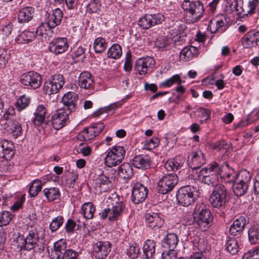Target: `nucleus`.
Returning a JSON list of instances; mask_svg holds the SVG:
<instances>
[{
    "instance_id": "1",
    "label": "nucleus",
    "mask_w": 259,
    "mask_h": 259,
    "mask_svg": "<svg viewBox=\"0 0 259 259\" xmlns=\"http://www.w3.org/2000/svg\"><path fill=\"white\" fill-rule=\"evenodd\" d=\"M233 172V169L227 163H224L219 167L218 163L214 162L201 169L198 174V179L204 184L215 187L217 184L219 176L223 179L229 177Z\"/></svg>"
},
{
    "instance_id": "2",
    "label": "nucleus",
    "mask_w": 259,
    "mask_h": 259,
    "mask_svg": "<svg viewBox=\"0 0 259 259\" xmlns=\"http://www.w3.org/2000/svg\"><path fill=\"white\" fill-rule=\"evenodd\" d=\"M251 176L249 172L243 170L236 174L233 169V172L229 177H226L225 181L226 183H233V191L237 196H242L248 189V183L250 181Z\"/></svg>"
},
{
    "instance_id": "3",
    "label": "nucleus",
    "mask_w": 259,
    "mask_h": 259,
    "mask_svg": "<svg viewBox=\"0 0 259 259\" xmlns=\"http://www.w3.org/2000/svg\"><path fill=\"white\" fill-rule=\"evenodd\" d=\"M182 8L186 12V20L189 23L197 22L204 13L203 5L198 0H185Z\"/></svg>"
},
{
    "instance_id": "4",
    "label": "nucleus",
    "mask_w": 259,
    "mask_h": 259,
    "mask_svg": "<svg viewBox=\"0 0 259 259\" xmlns=\"http://www.w3.org/2000/svg\"><path fill=\"white\" fill-rule=\"evenodd\" d=\"M227 191L221 184L217 185L210 194L209 201L212 207L224 210L226 207Z\"/></svg>"
},
{
    "instance_id": "5",
    "label": "nucleus",
    "mask_w": 259,
    "mask_h": 259,
    "mask_svg": "<svg viewBox=\"0 0 259 259\" xmlns=\"http://www.w3.org/2000/svg\"><path fill=\"white\" fill-rule=\"evenodd\" d=\"M64 77L60 74L52 75L48 80L44 83L43 92L45 94L49 96L54 95L57 99V94L64 84Z\"/></svg>"
},
{
    "instance_id": "6",
    "label": "nucleus",
    "mask_w": 259,
    "mask_h": 259,
    "mask_svg": "<svg viewBox=\"0 0 259 259\" xmlns=\"http://www.w3.org/2000/svg\"><path fill=\"white\" fill-rule=\"evenodd\" d=\"M111 203V206L104 209L101 213V218L105 219L107 217L111 222L117 221L121 219L125 209V205L122 201H114Z\"/></svg>"
},
{
    "instance_id": "7",
    "label": "nucleus",
    "mask_w": 259,
    "mask_h": 259,
    "mask_svg": "<svg viewBox=\"0 0 259 259\" xmlns=\"http://www.w3.org/2000/svg\"><path fill=\"white\" fill-rule=\"evenodd\" d=\"M196 188L191 186L181 187L177 192V199L179 203L184 206H188L196 199Z\"/></svg>"
},
{
    "instance_id": "8",
    "label": "nucleus",
    "mask_w": 259,
    "mask_h": 259,
    "mask_svg": "<svg viewBox=\"0 0 259 259\" xmlns=\"http://www.w3.org/2000/svg\"><path fill=\"white\" fill-rule=\"evenodd\" d=\"M66 243L62 240L56 242L54 244V250L52 251L53 258L76 259L77 253L71 249H66Z\"/></svg>"
},
{
    "instance_id": "9",
    "label": "nucleus",
    "mask_w": 259,
    "mask_h": 259,
    "mask_svg": "<svg viewBox=\"0 0 259 259\" xmlns=\"http://www.w3.org/2000/svg\"><path fill=\"white\" fill-rule=\"evenodd\" d=\"M16 242L21 250L24 249L29 251L38 247L39 238L37 231L35 230H32L29 232L25 238L23 236H19Z\"/></svg>"
},
{
    "instance_id": "10",
    "label": "nucleus",
    "mask_w": 259,
    "mask_h": 259,
    "mask_svg": "<svg viewBox=\"0 0 259 259\" xmlns=\"http://www.w3.org/2000/svg\"><path fill=\"white\" fill-rule=\"evenodd\" d=\"M125 154L124 148L120 146H115L108 152L105 159V162L108 167H112L120 164Z\"/></svg>"
},
{
    "instance_id": "11",
    "label": "nucleus",
    "mask_w": 259,
    "mask_h": 259,
    "mask_svg": "<svg viewBox=\"0 0 259 259\" xmlns=\"http://www.w3.org/2000/svg\"><path fill=\"white\" fill-rule=\"evenodd\" d=\"M178 182V177L175 174L163 176L157 183L158 193L165 194L171 192Z\"/></svg>"
},
{
    "instance_id": "12",
    "label": "nucleus",
    "mask_w": 259,
    "mask_h": 259,
    "mask_svg": "<svg viewBox=\"0 0 259 259\" xmlns=\"http://www.w3.org/2000/svg\"><path fill=\"white\" fill-rule=\"evenodd\" d=\"M194 219L199 225H208L212 221L213 218L210 211L201 204L196 205L193 212Z\"/></svg>"
},
{
    "instance_id": "13",
    "label": "nucleus",
    "mask_w": 259,
    "mask_h": 259,
    "mask_svg": "<svg viewBox=\"0 0 259 259\" xmlns=\"http://www.w3.org/2000/svg\"><path fill=\"white\" fill-rule=\"evenodd\" d=\"M20 82L23 85L30 86L33 89H37L41 83V77L40 74L34 71H28L24 73L20 77Z\"/></svg>"
},
{
    "instance_id": "14",
    "label": "nucleus",
    "mask_w": 259,
    "mask_h": 259,
    "mask_svg": "<svg viewBox=\"0 0 259 259\" xmlns=\"http://www.w3.org/2000/svg\"><path fill=\"white\" fill-rule=\"evenodd\" d=\"M51 124L56 130H60L69 122L68 113L65 109H58L51 117Z\"/></svg>"
},
{
    "instance_id": "15",
    "label": "nucleus",
    "mask_w": 259,
    "mask_h": 259,
    "mask_svg": "<svg viewBox=\"0 0 259 259\" xmlns=\"http://www.w3.org/2000/svg\"><path fill=\"white\" fill-rule=\"evenodd\" d=\"M148 194V189L143 184L136 183L133 188L132 200L135 204L143 202Z\"/></svg>"
},
{
    "instance_id": "16",
    "label": "nucleus",
    "mask_w": 259,
    "mask_h": 259,
    "mask_svg": "<svg viewBox=\"0 0 259 259\" xmlns=\"http://www.w3.org/2000/svg\"><path fill=\"white\" fill-rule=\"evenodd\" d=\"M69 47L67 40L65 37H58L52 40L49 45V50L56 55L63 53Z\"/></svg>"
},
{
    "instance_id": "17",
    "label": "nucleus",
    "mask_w": 259,
    "mask_h": 259,
    "mask_svg": "<svg viewBox=\"0 0 259 259\" xmlns=\"http://www.w3.org/2000/svg\"><path fill=\"white\" fill-rule=\"evenodd\" d=\"M111 250L108 241H98L94 246V255L97 259H105Z\"/></svg>"
},
{
    "instance_id": "18",
    "label": "nucleus",
    "mask_w": 259,
    "mask_h": 259,
    "mask_svg": "<svg viewBox=\"0 0 259 259\" xmlns=\"http://www.w3.org/2000/svg\"><path fill=\"white\" fill-rule=\"evenodd\" d=\"M154 64L155 60L153 58H141L136 61L135 68L140 75H145L147 73L148 68L153 67Z\"/></svg>"
},
{
    "instance_id": "19",
    "label": "nucleus",
    "mask_w": 259,
    "mask_h": 259,
    "mask_svg": "<svg viewBox=\"0 0 259 259\" xmlns=\"http://www.w3.org/2000/svg\"><path fill=\"white\" fill-rule=\"evenodd\" d=\"M259 0H243L241 5L239 6V10H237L240 14V18L251 15L255 12Z\"/></svg>"
},
{
    "instance_id": "20",
    "label": "nucleus",
    "mask_w": 259,
    "mask_h": 259,
    "mask_svg": "<svg viewBox=\"0 0 259 259\" xmlns=\"http://www.w3.org/2000/svg\"><path fill=\"white\" fill-rule=\"evenodd\" d=\"M63 16V13L60 9H56L46 15L45 21L50 28H54L59 25Z\"/></svg>"
},
{
    "instance_id": "21",
    "label": "nucleus",
    "mask_w": 259,
    "mask_h": 259,
    "mask_svg": "<svg viewBox=\"0 0 259 259\" xmlns=\"http://www.w3.org/2000/svg\"><path fill=\"white\" fill-rule=\"evenodd\" d=\"M78 98L77 95L73 92H68L65 94L62 97V103L65 110L69 111L70 112L74 111L77 108V103Z\"/></svg>"
},
{
    "instance_id": "22",
    "label": "nucleus",
    "mask_w": 259,
    "mask_h": 259,
    "mask_svg": "<svg viewBox=\"0 0 259 259\" xmlns=\"http://www.w3.org/2000/svg\"><path fill=\"white\" fill-rule=\"evenodd\" d=\"M242 45L244 48L255 47L259 41V31L251 30L246 33L241 39Z\"/></svg>"
},
{
    "instance_id": "23",
    "label": "nucleus",
    "mask_w": 259,
    "mask_h": 259,
    "mask_svg": "<svg viewBox=\"0 0 259 259\" xmlns=\"http://www.w3.org/2000/svg\"><path fill=\"white\" fill-rule=\"evenodd\" d=\"M247 221L244 216H240L236 219L231 225L229 232L230 234L234 236L238 237L242 235Z\"/></svg>"
},
{
    "instance_id": "24",
    "label": "nucleus",
    "mask_w": 259,
    "mask_h": 259,
    "mask_svg": "<svg viewBox=\"0 0 259 259\" xmlns=\"http://www.w3.org/2000/svg\"><path fill=\"white\" fill-rule=\"evenodd\" d=\"M14 145L7 140L0 141V158L8 160L14 155Z\"/></svg>"
},
{
    "instance_id": "25",
    "label": "nucleus",
    "mask_w": 259,
    "mask_h": 259,
    "mask_svg": "<svg viewBox=\"0 0 259 259\" xmlns=\"http://www.w3.org/2000/svg\"><path fill=\"white\" fill-rule=\"evenodd\" d=\"M205 161L204 154L201 151L193 152L191 158L188 160L189 167L193 169L200 168Z\"/></svg>"
},
{
    "instance_id": "26",
    "label": "nucleus",
    "mask_w": 259,
    "mask_h": 259,
    "mask_svg": "<svg viewBox=\"0 0 259 259\" xmlns=\"http://www.w3.org/2000/svg\"><path fill=\"white\" fill-rule=\"evenodd\" d=\"M163 215L160 213H146L145 215V221L148 224H151L150 227L159 228L164 224Z\"/></svg>"
},
{
    "instance_id": "27",
    "label": "nucleus",
    "mask_w": 259,
    "mask_h": 259,
    "mask_svg": "<svg viewBox=\"0 0 259 259\" xmlns=\"http://www.w3.org/2000/svg\"><path fill=\"white\" fill-rule=\"evenodd\" d=\"M34 9L31 7H26L22 8L18 14V20L20 23H27L31 21L34 17Z\"/></svg>"
},
{
    "instance_id": "28",
    "label": "nucleus",
    "mask_w": 259,
    "mask_h": 259,
    "mask_svg": "<svg viewBox=\"0 0 259 259\" xmlns=\"http://www.w3.org/2000/svg\"><path fill=\"white\" fill-rule=\"evenodd\" d=\"M178 235L175 233H168L162 240V246L168 250H176L179 243Z\"/></svg>"
},
{
    "instance_id": "29",
    "label": "nucleus",
    "mask_w": 259,
    "mask_h": 259,
    "mask_svg": "<svg viewBox=\"0 0 259 259\" xmlns=\"http://www.w3.org/2000/svg\"><path fill=\"white\" fill-rule=\"evenodd\" d=\"M35 33V36L36 35L45 40L50 39V38L52 37L53 34V31L52 28H50L48 26V24L46 22L41 23L37 28Z\"/></svg>"
},
{
    "instance_id": "30",
    "label": "nucleus",
    "mask_w": 259,
    "mask_h": 259,
    "mask_svg": "<svg viewBox=\"0 0 259 259\" xmlns=\"http://www.w3.org/2000/svg\"><path fill=\"white\" fill-rule=\"evenodd\" d=\"M151 164L150 158L147 155H137L133 160V164L138 168L147 169Z\"/></svg>"
},
{
    "instance_id": "31",
    "label": "nucleus",
    "mask_w": 259,
    "mask_h": 259,
    "mask_svg": "<svg viewBox=\"0 0 259 259\" xmlns=\"http://www.w3.org/2000/svg\"><path fill=\"white\" fill-rule=\"evenodd\" d=\"M78 85L80 88L90 89L94 85V81L91 74L89 72H82L79 77Z\"/></svg>"
},
{
    "instance_id": "32",
    "label": "nucleus",
    "mask_w": 259,
    "mask_h": 259,
    "mask_svg": "<svg viewBox=\"0 0 259 259\" xmlns=\"http://www.w3.org/2000/svg\"><path fill=\"white\" fill-rule=\"evenodd\" d=\"M198 54V50L197 48L193 46L185 47L181 50L180 55L181 60L187 61L194 57H197Z\"/></svg>"
},
{
    "instance_id": "33",
    "label": "nucleus",
    "mask_w": 259,
    "mask_h": 259,
    "mask_svg": "<svg viewBox=\"0 0 259 259\" xmlns=\"http://www.w3.org/2000/svg\"><path fill=\"white\" fill-rule=\"evenodd\" d=\"M156 242L153 240H147L143 246V252L146 259H153L155 252Z\"/></svg>"
},
{
    "instance_id": "34",
    "label": "nucleus",
    "mask_w": 259,
    "mask_h": 259,
    "mask_svg": "<svg viewBox=\"0 0 259 259\" xmlns=\"http://www.w3.org/2000/svg\"><path fill=\"white\" fill-rule=\"evenodd\" d=\"M47 113V110L42 105H39L35 113V117L32 120L35 125H40L45 119Z\"/></svg>"
},
{
    "instance_id": "35",
    "label": "nucleus",
    "mask_w": 259,
    "mask_h": 259,
    "mask_svg": "<svg viewBox=\"0 0 259 259\" xmlns=\"http://www.w3.org/2000/svg\"><path fill=\"white\" fill-rule=\"evenodd\" d=\"M133 174L132 166L128 163H124L118 167V175L123 179H130Z\"/></svg>"
},
{
    "instance_id": "36",
    "label": "nucleus",
    "mask_w": 259,
    "mask_h": 259,
    "mask_svg": "<svg viewBox=\"0 0 259 259\" xmlns=\"http://www.w3.org/2000/svg\"><path fill=\"white\" fill-rule=\"evenodd\" d=\"M183 159H181L180 157H177L174 159L167 161L165 164V167L168 171H176L183 166Z\"/></svg>"
},
{
    "instance_id": "37",
    "label": "nucleus",
    "mask_w": 259,
    "mask_h": 259,
    "mask_svg": "<svg viewBox=\"0 0 259 259\" xmlns=\"http://www.w3.org/2000/svg\"><path fill=\"white\" fill-rule=\"evenodd\" d=\"M35 37V33L29 30H25L20 34L16 40L19 44H26L32 41Z\"/></svg>"
},
{
    "instance_id": "38",
    "label": "nucleus",
    "mask_w": 259,
    "mask_h": 259,
    "mask_svg": "<svg viewBox=\"0 0 259 259\" xmlns=\"http://www.w3.org/2000/svg\"><path fill=\"white\" fill-rule=\"evenodd\" d=\"M42 192L44 195L49 201H53L57 199L60 196L59 190L57 188L51 187L50 188H45Z\"/></svg>"
},
{
    "instance_id": "39",
    "label": "nucleus",
    "mask_w": 259,
    "mask_h": 259,
    "mask_svg": "<svg viewBox=\"0 0 259 259\" xmlns=\"http://www.w3.org/2000/svg\"><path fill=\"white\" fill-rule=\"evenodd\" d=\"M109 178L104 174H101L99 176L97 182L96 183V187H99L100 192L106 191L108 188L107 185L109 183Z\"/></svg>"
},
{
    "instance_id": "40",
    "label": "nucleus",
    "mask_w": 259,
    "mask_h": 259,
    "mask_svg": "<svg viewBox=\"0 0 259 259\" xmlns=\"http://www.w3.org/2000/svg\"><path fill=\"white\" fill-rule=\"evenodd\" d=\"M95 211V207L93 204L91 202H89L84 203L82 206L81 213L85 219H91L93 217Z\"/></svg>"
},
{
    "instance_id": "41",
    "label": "nucleus",
    "mask_w": 259,
    "mask_h": 259,
    "mask_svg": "<svg viewBox=\"0 0 259 259\" xmlns=\"http://www.w3.org/2000/svg\"><path fill=\"white\" fill-rule=\"evenodd\" d=\"M173 42V39L171 37L160 36L155 41V46L163 50H167L168 47Z\"/></svg>"
},
{
    "instance_id": "42",
    "label": "nucleus",
    "mask_w": 259,
    "mask_h": 259,
    "mask_svg": "<svg viewBox=\"0 0 259 259\" xmlns=\"http://www.w3.org/2000/svg\"><path fill=\"white\" fill-rule=\"evenodd\" d=\"M92 127H88L84 129L77 136V139L80 141H90L96 137L94 131Z\"/></svg>"
},
{
    "instance_id": "43",
    "label": "nucleus",
    "mask_w": 259,
    "mask_h": 259,
    "mask_svg": "<svg viewBox=\"0 0 259 259\" xmlns=\"http://www.w3.org/2000/svg\"><path fill=\"white\" fill-rule=\"evenodd\" d=\"M239 6L237 0H228L226 2L225 11L228 13L232 12L240 17V14L237 10H239Z\"/></svg>"
},
{
    "instance_id": "44",
    "label": "nucleus",
    "mask_w": 259,
    "mask_h": 259,
    "mask_svg": "<svg viewBox=\"0 0 259 259\" xmlns=\"http://www.w3.org/2000/svg\"><path fill=\"white\" fill-rule=\"evenodd\" d=\"M122 55L121 47L118 44L113 45L108 50L107 57L114 59H118Z\"/></svg>"
},
{
    "instance_id": "45",
    "label": "nucleus",
    "mask_w": 259,
    "mask_h": 259,
    "mask_svg": "<svg viewBox=\"0 0 259 259\" xmlns=\"http://www.w3.org/2000/svg\"><path fill=\"white\" fill-rule=\"evenodd\" d=\"M248 240L252 244L259 243V228L253 226L248 231Z\"/></svg>"
},
{
    "instance_id": "46",
    "label": "nucleus",
    "mask_w": 259,
    "mask_h": 259,
    "mask_svg": "<svg viewBox=\"0 0 259 259\" xmlns=\"http://www.w3.org/2000/svg\"><path fill=\"white\" fill-rule=\"evenodd\" d=\"M30 102V99L29 97L22 95L17 99L15 103V106L18 111H21L29 105Z\"/></svg>"
},
{
    "instance_id": "47",
    "label": "nucleus",
    "mask_w": 259,
    "mask_h": 259,
    "mask_svg": "<svg viewBox=\"0 0 259 259\" xmlns=\"http://www.w3.org/2000/svg\"><path fill=\"white\" fill-rule=\"evenodd\" d=\"M42 188L41 181L38 179L33 181L29 187V193L31 197L36 196Z\"/></svg>"
},
{
    "instance_id": "48",
    "label": "nucleus",
    "mask_w": 259,
    "mask_h": 259,
    "mask_svg": "<svg viewBox=\"0 0 259 259\" xmlns=\"http://www.w3.org/2000/svg\"><path fill=\"white\" fill-rule=\"evenodd\" d=\"M226 246L228 251L232 254H235L238 251V241L235 238H229Z\"/></svg>"
},
{
    "instance_id": "49",
    "label": "nucleus",
    "mask_w": 259,
    "mask_h": 259,
    "mask_svg": "<svg viewBox=\"0 0 259 259\" xmlns=\"http://www.w3.org/2000/svg\"><path fill=\"white\" fill-rule=\"evenodd\" d=\"M121 105L122 104L120 102H115L106 107L99 109V110L96 111L94 114L96 116H99L104 112L109 113L111 111L114 112V110L120 107Z\"/></svg>"
},
{
    "instance_id": "50",
    "label": "nucleus",
    "mask_w": 259,
    "mask_h": 259,
    "mask_svg": "<svg viewBox=\"0 0 259 259\" xmlns=\"http://www.w3.org/2000/svg\"><path fill=\"white\" fill-rule=\"evenodd\" d=\"M107 44L104 38L99 37L95 39L94 48L96 53H102L106 48Z\"/></svg>"
},
{
    "instance_id": "51",
    "label": "nucleus",
    "mask_w": 259,
    "mask_h": 259,
    "mask_svg": "<svg viewBox=\"0 0 259 259\" xmlns=\"http://www.w3.org/2000/svg\"><path fill=\"white\" fill-rule=\"evenodd\" d=\"M138 25L144 29H148L152 27L151 14H145L140 18L138 21Z\"/></svg>"
},
{
    "instance_id": "52",
    "label": "nucleus",
    "mask_w": 259,
    "mask_h": 259,
    "mask_svg": "<svg viewBox=\"0 0 259 259\" xmlns=\"http://www.w3.org/2000/svg\"><path fill=\"white\" fill-rule=\"evenodd\" d=\"M13 218V215L8 211L0 212V226L8 225Z\"/></svg>"
},
{
    "instance_id": "53",
    "label": "nucleus",
    "mask_w": 259,
    "mask_h": 259,
    "mask_svg": "<svg viewBox=\"0 0 259 259\" xmlns=\"http://www.w3.org/2000/svg\"><path fill=\"white\" fill-rule=\"evenodd\" d=\"M0 124L5 130L10 133L12 132L15 125L13 119L3 117L0 120Z\"/></svg>"
},
{
    "instance_id": "54",
    "label": "nucleus",
    "mask_w": 259,
    "mask_h": 259,
    "mask_svg": "<svg viewBox=\"0 0 259 259\" xmlns=\"http://www.w3.org/2000/svg\"><path fill=\"white\" fill-rule=\"evenodd\" d=\"M175 83H178L179 85L182 83L181 77L178 74L175 75L165 80L161 83V85L166 87H170Z\"/></svg>"
},
{
    "instance_id": "55",
    "label": "nucleus",
    "mask_w": 259,
    "mask_h": 259,
    "mask_svg": "<svg viewBox=\"0 0 259 259\" xmlns=\"http://www.w3.org/2000/svg\"><path fill=\"white\" fill-rule=\"evenodd\" d=\"M64 218L59 215L52 220L50 225V228L52 232L57 231L63 224Z\"/></svg>"
},
{
    "instance_id": "56",
    "label": "nucleus",
    "mask_w": 259,
    "mask_h": 259,
    "mask_svg": "<svg viewBox=\"0 0 259 259\" xmlns=\"http://www.w3.org/2000/svg\"><path fill=\"white\" fill-rule=\"evenodd\" d=\"M225 22H224L222 19L216 21L214 24L211 22L209 26L211 32L212 33H215L217 31H220L222 32L223 31L222 28L225 25Z\"/></svg>"
},
{
    "instance_id": "57",
    "label": "nucleus",
    "mask_w": 259,
    "mask_h": 259,
    "mask_svg": "<svg viewBox=\"0 0 259 259\" xmlns=\"http://www.w3.org/2000/svg\"><path fill=\"white\" fill-rule=\"evenodd\" d=\"M159 144V140L156 137L152 138L145 141L144 145L145 148L148 150H152L157 147Z\"/></svg>"
},
{
    "instance_id": "58",
    "label": "nucleus",
    "mask_w": 259,
    "mask_h": 259,
    "mask_svg": "<svg viewBox=\"0 0 259 259\" xmlns=\"http://www.w3.org/2000/svg\"><path fill=\"white\" fill-rule=\"evenodd\" d=\"M212 147L214 149H216L218 151H225V153L228 152V148L229 147L227 142L224 140L218 141L214 143L213 144Z\"/></svg>"
},
{
    "instance_id": "59",
    "label": "nucleus",
    "mask_w": 259,
    "mask_h": 259,
    "mask_svg": "<svg viewBox=\"0 0 259 259\" xmlns=\"http://www.w3.org/2000/svg\"><path fill=\"white\" fill-rule=\"evenodd\" d=\"M243 259H259V247H256L244 253Z\"/></svg>"
},
{
    "instance_id": "60",
    "label": "nucleus",
    "mask_w": 259,
    "mask_h": 259,
    "mask_svg": "<svg viewBox=\"0 0 259 259\" xmlns=\"http://www.w3.org/2000/svg\"><path fill=\"white\" fill-rule=\"evenodd\" d=\"M152 27L161 24L165 19L163 15L161 13L151 14Z\"/></svg>"
},
{
    "instance_id": "61",
    "label": "nucleus",
    "mask_w": 259,
    "mask_h": 259,
    "mask_svg": "<svg viewBox=\"0 0 259 259\" xmlns=\"http://www.w3.org/2000/svg\"><path fill=\"white\" fill-rule=\"evenodd\" d=\"M10 58V55L6 50H3L0 52V68H3L5 67Z\"/></svg>"
},
{
    "instance_id": "62",
    "label": "nucleus",
    "mask_w": 259,
    "mask_h": 259,
    "mask_svg": "<svg viewBox=\"0 0 259 259\" xmlns=\"http://www.w3.org/2000/svg\"><path fill=\"white\" fill-rule=\"evenodd\" d=\"M100 6V3L98 0H92L88 4L87 9L91 13H97Z\"/></svg>"
},
{
    "instance_id": "63",
    "label": "nucleus",
    "mask_w": 259,
    "mask_h": 259,
    "mask_svg": "<svg viewBox=\"0 0 259 259\" xmlns=\"http://www.w3.org/2000/svg\"><path fill=\"white\" fill-rule=\"evenodd\" d=\"M139 248L136 246H131L127 249L126 254L132 259L137 258L139 254Z\"/></svg>"
},
{
    "instance_id": "64",
    "label": "nucleus",
    "mask_w": 259,
    "mask_h": 259,
    "mask_svg": "<svg viewBox=\"0 0 259 259\" xmlns=\"http://www.w3.org/2000/svg\"><path fill=\"white\" fill-rule=\"evenodd\" d=\"M177 253V250H165L162 253L161 259H176Z\"/></svg>"
}]
</instances>
